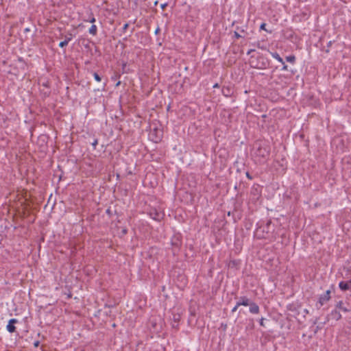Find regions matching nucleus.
I'll return each instance as SVG.
<instances>
[{"label":"nucleus","instance_id":"4468645a","mask_svg":"<svg viewBox=\"0 0 351 351\" xmlns=\"http://www.w3.org/2000/svg\"><path fill=\"white\" fill-rule=\"evenodd\" d=\"M80 43L86 49H90V41L86 38H80Z\"/></svg>","mask_w":351,"mask_h":351},{"label":"nucleus","instance_id":"412c9836","mask_svg":"<svg viewBox=\"0 0 351 351\" xmlns=\"http://www.w3.org/2000/svg\"><path fill=\"white\" fill-rule=\"evenodd\" d=\"M68 42L67 40H64L63 41H61L60 43H59V47H61V48H63L64 47H66L67 45H68Z\"/></svg>","mask_w":351,"mask_h":351},{"label":"nucleus","instance_id":"9d476101","mask_svg":"<svg viewBox=\"0 0 351 351\" xmlns=\"http://www.w3.org/2000/svg\"><path fill=\"white\" fill-rule=\"evenodd\" d=\"M330 316L332 319H335L336 321H338L341 319V315L337 309H335L332 311V312L330 314Z\"/></svg>","mask_w":351,"mask_h":351},{"label":"nucleus","instance_id":"72a5a7b5","mask_svg":"<svg viewBox=\"0 0 351 351\" xmlns=\"http://www.w3.org/2000/svg\"><path fill=\"white\" fill-rule=\"evenodd\" d=\"M95 18L94 16L91 17V19L89 20V22L91 23H93L95 22Z\"/></svg>","mask_w":351,"mask_h":351},{"label":"nucleus","instance_id":"5701e85b","mask_svg":"<svg viewBox=\"0 0 351 351\" xmlns=\"http://www.w3.org/2000/svg\"><path fill=\"white\" fill-rule=\"evenodd\" d=\"M266 23H263L261 26H260V29H262V30H265L266 32H268V30L266 29ZM269 32H271V31H269Z\"/></svg>","mask_w":351,"mask_h":351},{"label":"nucleus","instance_id":"f8f14e48","mask_svg":"<svg viewBox=\"0 0 351 351\" xmlns=\"http://www.w3.org/2000/svg\"><path fill=\"white\" fill-rule=\"evenodd\" d=\"M250 194L251 195H254V196H256V199L258 198V197L261 194V192H260V189H259V186H253V187L252 188V190H251V192H250Z\"/></svg>","mask_w":351,"mask_h":351},{"label":"nucleus","instance_id":"cd10ccee","mask_svg":"<svg viewBox=\"0 0 351 351\" xmlns=\"http://www.w3.org/2000/svg\"><path fill=\"white\" fill-rule=\"evenodd\" d=\"M128 27H129V24L125 23L123 27V32H125L126 31V29L128 28Z\"/></svg>","mask_w":351,"mask_h":351},{"label":"nucleus","instance_id":"2f4dec72","mask_svg":"<svg viewBox=\"0 0 351 351\" xmlns=\"http://www.w3.org/2000/svg\"><path fill=\"white\" fill-rule=\"evenodd\" d=\"M168 5L167 3L161 4L160 7L162 10L165 9V8Z\"/></svg>","mask_w":351,"mask_h":351},{"label":"nucleus","instance_id":"f257e3e1","mask_svg":"<svg viewBox=\"0 0 351 351\" xmlns=\"http://www.w3.org/2000/svg\"><path fill=\"white\" fill-rule=\"evenodd\" d=\"M263 223H258V227L256 229L255 233L258 239H266L274 231V226L272 225L271 220H268L265 225Z\"/></svg>","mask_w":351,"mask_h":351},{"label":"nucleus","instance_id":"b1692460","mask_svg":"<svg viewBox=\"0 0 351 351\" xmlns=\"http://www.w3.org/2000/svg\"><path fill=\"white\" fill-rule=\"evenodd\" d=\"M234 37L238 39V38H242L243 36H241L237 31H234Z\"/></svg>","mask_w":351,"mask_h":351},{"label":"nucleus","instance_id":"f704fd0d","mask_svg":"<svg viewBox=\"0 0 351 351\" xmlns=\"http://www.w3.org/2000/svg\"><path fill=\"white\" fill-rule=\"evenodd\" d=\"M239 306H237V303L235 306L232 309V312H235L237 310Z\"/></svg>","mask_w":351,"mask_h":351},{"label":"nucleus","instance_id":"7c9ffc66","mask_svg":"<svg viewBox=\"0 0 351 351\" xmlns=\"http://www.w3.org/2000/svg\"><path fill=\"white\" fill-rule=\"evenodd\" d=\"M39 345H40V341H34V346L35 348H38V347L39 346Z\"/></svg>","mask_w":351,"mask_h":351},{"label":"nucleus","instance_id":"6e6552de","mask_svg":"<svg viewBox=\"0 0 351 351\" xmlns=\"http://www.w3.org/2000/svg\"><path fill=\"white\" fill-rule=\"evenodd\" d=\"M250 312L252 314H258L260 311L259 306L254 302H251L249 304Z\"/></svg>","mask_w":351,"mask_h":351},{"label":"nucleus","instance_id":"7ed1b4c3","mask_svg":"<svg viewBox=\"0 0 351 351\" xmlns=\"http://www.w3.org/2000/svg\"><path fill=\"white\" fill-rule=\"evenodd\" d=\"M330 290H327L324 294L321 295L319 298V301L317 304H316L317 308H319L321 306H322L326 302H328L331 297H330Z\"/></svg>","mask_w":351,"mask_h":351},{"label":"nucleus","instance_id":"4be33fe9","mask_svg":"<svg viewBox=\"0 0 351 351\" xmlns=\"http://www.w3.org/2000/svg\"><path fill=\"white\" fill-rule=\"evenodd\" d=\"M332 43H333V41L330 40V41L327 43V49L324 50V51H325L326 53H329V51H330L329 48L332 46Z\"/></svg>","mask_w":351,"mask_h":351},{"label":"nucleus","instance_id":"2eb2a0df","mask_svg":"<svg viewBox=\"0 0 351 351\" xmlns=\"http://www.w3.org/2000/svg\"><path fill=\"white\" fill-rule=\"evenodd\" d=\"M271 55L274 58L277 60L278 62H280L281 64H284L283 59L280 56V55L277 52H271Z\"/></svg>","mask_w":351,"mask_h":351},{"label":"nucleus","instance_id":"393cba45","mask_svg":"<svg viewBox=\"0 0 351 351\" xmlns=\"http://www.w3.org/2000/svg\"><path fill=\"white\" fill-rule=\"evenodd\" d=\"M98 144L97 139H95L94 141L92 143V146L93 147V149H96V146Z\"/></svg>","mask_w":351,"mask_h":351},{"label":"nucleus","instance_id":"423d86ee","mask_svg":"<svg viewBox=\"0 0 351 351\" xmlns=\"http://www.w3.org/2000/svg\"><path fill=\"white\" fill-rule=\"evenodd\" d=\"M171 322V326L174 328H178V323L181 319V315L179 313H172L171 316L170 317Z\"/></svg>","mask_w":351,"mask_h":351},{"label":"nucleus","instance_id":"c03bdc74","mask_svg":"<svg viewBox=\"0 0 351 351\" xmlns=\"http://www.w3.org/2000/svg\"><path fill=\"white\" fill-rule=\"evenodd\" d=\"M349 282V284H350V287H351V280Z\"/></svg>","mask_w":351,"mask_h":351},{"label":"nucleus","instance_id":"a18cd8bd","mask_svg":"<svg viewBox=\"0 0 351 351\" xmlns=\"http://www.w3.org/2000/svg\"><path fill=\"white\" fill-rule=\"evenodd\" d=\"M112 327H113V328L116 327V324H112Z\"/></svg>","mask_w":351,"mask_h":351},{"label":"nucleus","instance_id":"0eeeda50","mask_svg":"<svg viewBox=\"0 0 351 351\" xmlns=\"http://www.w3.org/2000/svg\"><path fill=\"white\" fill-rule=\"evenodd\" d=\"M18 322L19 321L15 318L10 319L8 321V324L6 326L7 330L10 333L16 332V327L14 325Z\"/></svg>","mask_w":351,"mask_h":351},{"label":"nucleus","instance_id":"aec40b11","mask_svg":"<svg viewBox=\"0 0 351 351\" xmlns=\"http://www.w3.org/2000/svg\"><path fill=\"white\" fill-rule=\"evenodd\" d=\"M73 38V34L71 33H68L67 35L65 36V39L66 40H67V42L69 43V41L71 40Z\"/></svg>","mask_w":351,"mask_h":351},{"label":"nucleus","instance_id":"6ab92c4d","mask_svg":"<svg viewBox=\"0 0 351 351\" xmlns=\"http://www.w3.org/2000/svg\"><path fill=\"white\" fill-rule=\"evenodd\" d=\"M93 77H94V79L97 81V82H100L101 80V77H100V75L95 72L93 73Z\"/></svg>","mask_w":351,"mask_h":351},{"label":"nucleus","instance_id":"1a4fd4ad","mask_svg":"<svg viewBox=\"0 0 351 351\" xmlns=\"http://www.w3.org/2000/svg\"><path fill=\"white\" fill-rule=\"evenodd\" d=\"M250 304V299L246 296L241 297L239 300L237 302V306H249Z\"/></svg>","mask_w":351,"mask_h":351},{"label":"nucleus","instance_id":"bb28decb","mask_svg":"<svg viewBox=\"0 0 351 351\" xmlns=\"http://www.w3.org/2000/svg\"><path fill=\"white\" fill-rule=\"evenodd\" d=\"M235 31H237L238 32H241L242 33H245V30L243 28L239 27L238 26L236 27V30Z\"/></svg>","mask_w":351,"mask_h":351},{"label":"nucleus","instance_id":"c756f323","mask_svg":"<svg viewBox=\"0 0 351 351\" xmlns=\"http://www.w3.org/2000/svg\"><path fill=\"white\" fill-rule=\"evenodd\" d=\"M264 320H265V319H264L263 317H262V318L260 319V322H259L260 325H261V326H263V327L265 326Z\"/></svg>","mask_w":351,"mask_h":351},{"label":"nucleus","instance_id":"473e14b6","mask_svg":"<svg viewBox=\"0 0 351 351\" xmlns=\"http://www.w3.org/2000/svg\"><path fill=\"white\" fill-rule=\"evenodd\" d=\"M31 31H32V29H31V28H29V27H26V28H25V29H24V32H25V33H27V32H31Z\"/></svg>","mask_w":351,"mask_h":351},{"label":"nucleus","instance_id":"79ce46f5","mask_svg":"<svg viewBox=\"0 0 351 351\" xmlns=\"http://www.w3.org/2000/svg\"><path fill=\"white\" fill-rule=\"evenodd\" d=\"M257 47H258V48L263 49V47H262V45H260V44H259V43H258Z\"/></svg>","mask_w":351,"mask_h":351},{"label":"nucleus","instance_id":"e433bc0d","mask_svg":"<svg viewBox=\"0 0 351 351\" xmlns=\"http://www.w3.org/2000/svg\"><path fill=\"white\" fill-rule=\"evenodd\" d=\"M246 176H247L249 179H250V180L252 178V176H250V174L248 172H247V173H246Z\"/></svg>","mask_w":351,"mask_h":351},{"label":"nucleus","instance_id":"c85d7f7f","mask_svg":"<svg viewBox=\"0 0 351 351\" xmlns=\"http://www.w3.org/2000/svg\"><path fill=\"white\" fill-rule=\"evenodd\" d=\"M282 64V71H287L288 70V66L287 64H285V63L284 62V64Z\"/></svg>","mask_w":351,"mask_h":351},{"label":"nucleus","instance_id":"9b49d317","mask_svg":"<svg viewBox=\"0 0 351 351\" xmlns=\"http://www.w3.org/2000/svg\"><path fill=\"white\" fill-rule=\"evenodd\" d=\"M339 287L343 291H346L348 290L350 288L349 282L348 281H341L339 283Z\"/></svg>","mask_w":351,"mask_h":351},{"label":"nucleus","instance_id":"dca6fc26","mask_svg":"<svg viewBox=\"0 0 351 351\" xmlns=\"http://www.w3.org/2000/svg\"><path fill=\"white\" fill-rule=\"evenodd\" d=\"M222 93H223V95L226 97H229L232 95V90L228 87H223Z\"/></svg>","mask_w":351,"mask_h":351},{"label":"nucleus","instance_id":"a211bd4d","mask_svg":"<svg viewBox=\"0 0 351 351\" xmlns=\"http://www.w3.org/2000/svg\"><path fill=\"white\" fill-rule=\"evenodd\" d=\"M286 60L290 63L293 64L295 62V56L294 55L287 56Z\"/></svg>","mask_w":351,"mask_h":351},{"label":"nucleus","instance_id":"f03ea898","mask_svg":"<svg viewBox=\"0 0 351 351\" xmlns=\"http://www.w3.org/2000/svg\"><path fill=\"white\" fill-rule=\"evenodd\" d=\"M269 152L270 150L268 146H262L261 144L256 150V154L264 158L269 156Z\"/></svg>","mask_w":351,"mask_h":351},{"label":"nucleus","instance_id":"f3484780","mask_svg":"<svg viewBox=\"0 0 351 351\" xmlns=\"http://www.w3.org/2000/svg\"><path fill=\"white\" fill-rule=\"evenodd\" d=\"M97 32V28L95 25H92L89 29V33L93 36H95Z\"/></svg>","mask_w":351,"mask_h":351},{"label":"nucleus","instance_id":"4c0bfd02","mask_svg":"<svg viewBox=\"0 0 351 351\" xmlns=\"http://www.w3.org/2000/svg\"><path fill=\"white\" fill-rule=\"evenodd\" d=\"M122 232H123V234H127V232H128L127 229H123V230H122Z\"/></svg>","mask_w":351,"mask_h":351},{"label":"nucleus","instance_id":"49530a36","mask_svg":"<svg viewBox=\"0 0 351 351\" xmlns=\"http://www.w3.org/2000/svg\"><path fill=\"white\" fill-rule=\"evenodd\" d=\"M228 216H230V211L228 213Z\"/></svg>","mask_w":351,"mask_h":351},{"label":"nucleus","instance_id":"ddd939ff","mask_svg":"<svg viewBox=\"0 0 351 351\" xmlns=\"http://www.w3.org/2000/svg\"><path fill=\"white\" fill-rule=\"evenodd\" d=\"M335 308H336V309L339 308L343 312L349 311V309H348L346 307L343 306V301H341V300L337 302V304H335Z\"/></svg>","mask_w":351,"mask_h":351},{"label":"nucleus","instance_id":"de8ad7c7","mask_svg":"<svg viewBox=\"0 0 351 351\" xmlns=\"http://www.w3.org/2000/svg\"><path fill=\"white\" fill-rule=\"evenodd\" d=\"M157 3H158V1H156L154 3V4H155V5H157Z\"/></svg>","mask_w":351,"mask_h":351},{"label":"nucleus","instance_id":"a878e982","mask_svg":"<svg viewBox=\"0 0 351 351\" xmlns=\"http://www.w3.org/2000/svg\"><path fill=\"white\" fill-rule=\"evenodd\" d=\"M106 213L110 217L112 215V212L111 209L109 208L106 210Z\"/></svg>","mask_w":351,"mask_h":351},{"label":"nucleus","instance_id":"58836bf2","mask_svg":"<svg viewBox=\"0 0 351 351\" xmlns=\"http://www.w3.org/2000/svg\"><path fill=\"white\" fill-rule=\"evenodd\" d=\"M159 32H160V28H159V27H158V28L156 29V31H155V34H158V33H159Z\"/></svg>","mask_w":351,"mask_h":351},{"label":"nucleus","instance_id":"20e7f679","mask_svg":"<svg viewBox=\"0 0 351 351\" xmlns=\"http://www.w3.org/2000/svg\"><path fill=\"white\" fill-rule=\"evenodd\" d=\"M269 63V60L267 58H264L263 56H261L258 58L257 64L252 66L259 69H264L268 66Z\"/></svg>","mask_w":351,"mask_h":351},{"label":"nucleus","instance_id":"a19ab883","mask_svg":"<svg viewBox=\"0 0 351 351\" xmlns=\"http://www.w3.org/2000/svg\"><path fill=\"white\" fill-rule=\"evenodd\" d=\"M257 47H258V48L263 49V47H262V45H260V44H259V43H258Z\"/></svg>","mask_w":351,"mask_h":351},{"label":"nucleus","instance_id":"37998d69","mask_svg":"<svg viewBox=\"0 0 351 351\" xmlns=\"http://www.w3.org/2000/svg\"><path fill=\"white\" fill-rule=\"evenodd\" d=\"M120 84H121V82H120V81H119V82L116 84V86H119V85H120Z\"/></svg>","mask_w":351,"mask_h":351},{"label":"nucleus","instance_id":"39448f33","mask_svg":"<svg viewBox=\"0 0 351 351\" xmlns=\"http://www.w3.org/2000/svg\"><path fill=\"white\" fill-rule=\"evenodd\" d=\"M164 213L158 211L156 209H152L149 212V216L157 221H160L164 217Z\"/></svg>","mask_w":351,"mask_h":351},{"label":"nucleus","instance_id":"c9c22d12","mask_svg":"<svg viewBox=\"0 0 351 351\" xmlns=\"http://www.w3.org/2000/svg\"><path fill=\"white\" fill-rule=\"evenodd\" d=\"M254 51L255 49H251L247 52V54L250 55L252 52H254Z\"/></svg>","mask_w":351,"mask_h":351},{"label":"nucleus","instance_id":"ea45409f","mask_svg":"<svg viewBox=\"0 0 351 351\" xmlns=\"http://www.w3.org/2000/svg\"><path fill=\"white\" fill-rule=\"evenodd\" d=\"M219 84L217 83H216L215 85H213V88H219Z\"/></svg>","mask_w":351,"mask_h":351}]
</instances>
